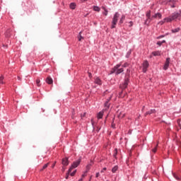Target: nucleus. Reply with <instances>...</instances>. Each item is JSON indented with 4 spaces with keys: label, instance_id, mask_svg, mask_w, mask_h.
<instances>
[{
    "label": "nucleus",
    "instance_id": "f257e3e1",
    "mask_svg": "<svg viewBox=\"0 0 181 181\" xmlns=\"http://www.w3.org/2000/svg\"><path fill=\"white\" fill-rule=\"evenodd\" d=\"M121 67V63L116 64L110 71V74H115V76H118L121 74V73H124V68Z\"/></svg>",
    "mask_w": 181,
    "mask_h": 181
},
{
    "label": "nucleus",
    "instance_id": "f03ea898",
    "mask_svg": "<svg viewBox=\"0 0 181 181\" xmlns=\"http://www.w3.org/2000/svg\"><path fill=\"white\" fill-rule=\"evenodd\" d=\"M180 18V11H175L171 14V16L166 17L165 20H167V23H170V22H173V21H176V19H179Z\"/></svg>",
    "mask_w": 181,
    "mask_h": 181
},
{
    "label": "nucleus",
    "instance_id": "7ed1b4c3",
    "mask_svg": "<svg viewBox=\"0 0 181 181\" xmlns=\"http://www.w3.org/2000/svg\"><path fill=\"white\" fill-rule=\"evenodd\" d=\"M118 18H119V13L115 12L112 20L111 29H115L117 23H118Z\"/></svg>",
    "mask_w": 181,
    "mask_h": 181
},
{
    "label": "nucleus",
    "instance_id": "20e7f679",
    "mask_svg": "<svg viewBox=\"0 0 181 181\" xmlns=\"http://www.w3.org/2000/svg\"><path fill=\"white\" fill-rule=\"evenodd\" d=\"M81 162V159H80V158H78L76 161H74V163H72V165L68 170V173H71V171L73 170V169H75V168H77V166H78V165H80Z\"/></svg>",
    "mask_w": 181,
    "mask_h": 181
},
{
    "label": "nucleus",
    "instance_id": "39448f33",
    "mask_svg": "<svg viewBox=\"0 0 181 181\" xmlns=\"http://www.w3.org/2000/svg\"><path fill=\"white\" fill-rule=\"evenodd\" d=\"M170 64V57H168L165 59V62L164 63V65L163 66V69L166 71L168 69H169V66Z\"/></svg>",
    "mask_w": 181,
    "mask_h": 181
},
{
    "label": "nucleus",
    "instance_id": "423d86ee",
    "mask_svg": "<svg viewBox=\"0 0 181 181\" xmlns=\"http://www.w3.org/2000/svg\"><path fill=\"white\" fill-rule=\"evenodd\" d=\"M128 84H129V78H125L122 88L125 90L128 87Z\"/></svg>",
    "mask_w": 181,
    "mask_h": 181
},
{
    "label": "nucleus",
    "instance_id": "0eeeda50",
    "mask_svg": "<svg viewBox=\"0 0 181 181\" xmlns=\"http://www.w3.org/2000/svg\"><path fill=\"white\" fill-rule=\"evenodd\" d=\"M95 84H98V86H102L103 85V81L99 77H96L94 79Z\"/></svg>",
    "mask_w": 181,
    "mask_h": 181
},
{
    "label": "nucleus",
    "instance_id": "6e6552de",
    "mask_svg": "<svg viewBox=\"0 0 181 181\" xmlns=\"http://www.w3.org/2000/svg\"><path fill=\"white\" fill-rule=\"evenodd\" d=\"M62 165L63 166L69 165V158H62Z\"/></svg>",
    "mask_w": 181,
    "mask_h": 181
},
{
    "label": "nucleus",
    "instance_id": "1a4fd4ad",
    "mask_svg": "<svg viewBox=\"0 0 181 181\" xmlns=\"http://www.w3.org/2000/svg\"><path fill=\"white\" fill-rule=\"evenodd\" d=\"M155 112H156V110H155V109H151V110L147 111V112L144 114V115H145V117H146V115H151V114H155Z\"/></svg>",
    "mask_w": 181,
    "mask_h": 181
},
{
    "label": "nucleus",
    "instance_id": "9d476101",
    "mask_svg": "<svg viewBox=\"0 0 181 181\" xmlns=\"http://www.w3.org/2000/svg\"><path fill=\"white\" fill-rule=\"evenodd\" d=\"M152 18H153V19H156V18H158V19H162V13H156L152 16Z\"/></svg>",
    "mask_w": 181,
    "mask_h": 181
},
{
    "label": "nucleus",
    "instance_id": "9b49d317",
    "mask_svg": "<svg viewBox=\"0 0 181 181\" xmlns=\"http://www.w3.org/2000/svg\"><path fill=\"white\" fill-rule=\"evenodd\" d=\"M103 117H104V111H100L97 114V118L98 119H103Z\"/></svg>",
    "mask_w": 181,
    "mask_h": 181
},
{
    "label": "nucleus",
    "instance_id": "f8f14e48",
    "mask_svg": "<svg viewBox=\"0 0 181 181\" xmlns=\"http://www.w3.org/2000/svg\"><path fill=\"white\" fill-rule=\"evenodd\" d=\"M143 68L148 69L149 67V62L148 60H144L142 64Z\"/></svg>",
    "mask_w": 181,
    "mask_h": 181
},
{
    "label": "nucleus",
    "instance_id": "ddd939ff",
    "mask_svg": "<svg viewBox=\"0 0 181 181\" xmlns=\"http://www.w3.org/2000/svg\"><path fill=\"white\" fill-rule=\"evenodd\" d=\"M76 6H77V4H76V3H74V2H71L69 4V8H70V9H72V10L76 9Z\"/></svg>",
    "mask_w": 181,
    "mask_h": 181
},
{
    "label": "nucleus",
    "instance_id": "4468645a",
    "mask_svg": "<svg viewBox=\"0 0 181 181\" xmlns=\"http://www.w3.org/2000/svg\"><path fill=\"white\" fill-rule=\"evenodd\" d=\"M45 81L47 84H53V79L51 77H47Z\"/></svg>",
    "mask_w": 181,
    "mask_h": 181
},
{
    "label": "nucleus",
    "instance_id": "2eb2a0df",
    "mask_svg": "<svg viewBox=\"0 0 181 181\" xmlns=\"http://www.w3.org/2000/svg\"><path fill=\"white\" fill-rule=\"evenodd\" d=\"M124 21H125V15H122L119 21V25H122L124 23Z\"/></svg>",
    "mask_w": 181,
    "mask_h": 181
},
{
    "label": "nucleus",
    "instance_id": "dca6fc26",
    "mask_svg": "<svg viewBox=\"0 0 181 181\" xmlns=\"http://www.w3.org/2000/svg\"><path fill=\"white\" fill-rule=\"evenodd\" d=\"M151 54H153L154 57L160 56L161 52L160 51H154L151 53Z\"/></svg>",
    "mask_w": 181,
    "mask_h": 181
},
{
    "label": "nucleus",
    "instance_id": "f3484780",
    "mask_svg": "<svg viewBox=\"0 0 181 181\" xmlns=\"http://www.w3.org/2000/svg\"><path fill=\"white\" fill-rule=\"evenodd\" d=\"M173 177L176 179V180L181 181V177L179 175L173 173Z\"/></svg>",
    "mask_w": 181,
    "mask_h": 181
},
{
    "label": "nucleus",
    "instance_id": "a211bd4d",
    "mask_svg": "<svg viewBox=\"0 0 181 181\" xmlns=\"http://www.w3.org/2000/svg\"><path fill=\"white\" fill-rule=\"evenodd\" d=\"M132 53V49H129V51L126 53L125 57L126 59H129L131 54Z\"/></svg>",
    "mask_w": 181,
    "mask_h": 181
},
{
    "label": "nucleus",
    "instance_id": "6ab92c4d",
    "mask_svg": "<svg viewBox=\"0 0 181 181\" xmlns=\"http://www.w3.org/2000/svg\"><path fill=\"white\" fill-rule=\"evenodd\" d=\"M93 10L95 11V12H100L101 11V8H100L98 6H93Z\"/></svg>",
    "mask_w": 181,
    "mask_h": 181
},
{
    "label": "nucleus",
    "instance_id": "aec40b11",
    "mask_svg": "<svg viewBox=\"0 0 181 181\" xmlns=\"http://www.w3.org/2000/svg\"><path fill=\"white\" fill-rule=\"evenodd\" d=\"M163 43H166V40H163L162 41H158L156 42V45H157V46L160 47V46H162V45H163Z\"/></svg>",
    "mask_w": 181,
    "mask_h": 181
},
{
    "label": "nucleus",
    "instance_id": "412c9836",
    "mask_svg": "<svg viewBox=\"0 0 181 181\" xmlns=\"http://www.w3.org/2000/svg\"><path fill=\"white\" fill-rule=\"evenodd\" d=\"M163 23H168V21L166 20V17L163 18L162 21L158 22V24L162 25Z\"/></svg>",
    "mask_w": 181,
    "mask_h": 181
},
{
    "label": "nucleus",
    "instance_id": "4be33fe9",
    "mask_svg": "<svg viewBox=\"0 0 181 181\" xmlns=\"http://www.w3.org/2000/svg\"><path fill=\"white\" fill-rule=\"evenodd\" d=\"M81 33H83V32L80 31L78 35V39L79 42H81V39H84V37L81 35Z\"/></svg>",
    "mask_w": 181,
    "mask_h": 181
},
{
    "label": "nucleus",
    "instance_id": "5701e85b",
    "mask_svg": "<svg viewBox=\"0 0 181 181\" xmlns=\"http://www.w3.org/2000/svg\"><path fill=\"white\" fill-rule=\"evenodd\" d=\"M180 28H177L171 30L172 33H177V32H180Z\"/></svg>",
    "mask_w": 181,
    "mask_h": 181
},
{
    "label": "nucleus",
    "instance_id": "b1692460",
    "mask_svg": "<svg viewBox=\"0 0 181 181\" xmlns=\"http://www.w3.org/2000/svg\"><path fill=\"white\" fill-rule=\"evenodd\" d=\"M117 155H118V149L115 148L113 153V158H115V159H117Z\"/></svg>",
    "mask_w": 181,
    "mask_h": 181
},
{
    "label": "nucleus",
    "instance_id": "393cba45",
    "mask_svg": "<svg viewBox=\"0 0 181 181\" xmlns=\"http://www.w3.org/2000/svg\"><path fill=\"white\" fill-rule=\"evenodd\" d=\"M117 170H118V165H115V166L112 168V173H115V172H117Z\"/></svg>",
    "mask_w": 181,
    "mask_h": 181
},
{
    "label": "nucleus",
    "instance_id": "a878e982",
    "mask_svg": "<svg viewBox=\"0 0 181 181\" xmlns=\"http://www.w3.org/2000/svg\"><path fill=\"white\" fill-rule=\"evenodd\" d=\"M11 30H7L6 31V37H11Z\"/></svg>",
    "mask_w": 181,
    "mask_h": 181
},
{
    "label": "nucleus",
    "instance_id": "bb28decb",
    "mask_svg": "<svg viewBox=\"0 0 181 181\" xmlns=\"http://www.w3.org/2000/svg\"><path fill=\"white\" fill-rule=\"evenodd\" d=\"M122 69L129 67V63L125 62L124 64L121 65Z\"/></svg>",
    "mask_w": 181,
    "mask_h": 181
},
{
    "label": "nucleus",
    "instance_id": "cd10ccee",
    "mask_svg": "<svg viewBox=\"0 0 181 181\" xmlns=\"http://www.w3.org/2000/svg\"><path fill=\"white\" fill-rule=\"evenodd\" d=\"M151 10H149L146 13V16L148 18V19H151Z\"/></svg>",
    "mask_w": 181,
    "mask_h": 181
},
{
    "label": "nucleus",
    "instance_id": "c85d7f7f",
    "mask_svg": "<svg viewBox=\"0 0 181 181\" xmlns=\"http://www.w3.org/2000/svg\"><path fill=\"white\" fill-rule=\"evenodd\" d=\"M90 169H91V164H88L86 165V170L85 173H87V172H88V170H90Z\"/></svg>",
    "mask_w": 181,
    "mask_h": 181
},
{
    "label": "nucleus",
    "instance_id": "c756f323",
    "mask_svg": "<svg viewBox=\"0 0 181 181\" xmlns=\"http://www.w3.org/2000/svg\"><path fill=\"white\" fill-rule=\"evenodd\" d=\"M47 166H49V163L45 164V165L42 166V169H41L40 170H45V169H46V168H47Z\"/></svg>",
    "mask_w": 181,
    "mask_h": 181
},
{
    "label": "nucleus",
    "instance_id": "7c9ffc66",
    "mask_svg": "<svg viewBox=\"0 0 181 181\" xmlns=\"http://www.w3.org/2000/svg\"><path fill=\"white\" fill-rule=\"evenodd\" d=\"M104 12H103V15H105V16H107L108 15V10L105 8H104Z\"/></svg>",
    "mask_w": 181,
    "mask_h": 181
},
{
    "label": "nucleus",
    "instance_id": "2f4dec72",
    "mask_svg": "<svg viewBox=\"0 0 181 181\" xmlns=\"http://www.w3.org/2000/svg\"><path fill=\"white\" fill-rule=\"evenodd\" d=\"M104 106L106 107V108H110V103L105 101Z\"/></svg>",
    "mask_w": 181,
    "mask_h": 181
},
{
    "label": "nucleus",
    "instance_id": "473e14b6",
    "mask_svg": "<svg viewBox=\"0 0 181 181\" xmlns=\"http://www.w3.org/2000/svg\"><path fill=\"white\" fill-rule=\"evenodd\" d=\"M144 23H145V25H147V26H148V25L151 23V21H148L147 18V19H146Z\"/></svg>",
    "mask_w": 181,
    "mask_h": 181
},
{
    "label": "nucleus",
    "instance_id": "72a5a7b5",
    "mask_svg": "<svg viewBox=\"0 0 181 181\" xmlns=\"http://www.w3.org/2000/svg\"><path fill=\"white\" fill-rule=\"evenodd\" d=\"M128 26H129V28H132V26H134V22L133 21H129Z\"/></svg>",
    "mask_w": 181,
    "mask_h": 181
},
{
    "label": "nucleus",
    "instance_id": "f704fd0d",
    "mask_svg": "<svg viewBox=\"0 0 181 181\" xmlns=\"http://www.w3.org/2000/svg\"><path fill=\"white\" fill-rule=\"evenodd\" d=\"M157 148H158V144L156 146L155 148H153L152 149V152H153V153H156Z\"/></svg>",
    "mask_w": 181,
    "mask_h": 181
},
{
    "label": "nucleus",
    "instance_id": "c9c22d12",
    "mask_svg": "<svg viewBox=\"0 0 181 181\" xmlns=\"http://www.w3.org/2000/svg\"><path fill=\"white\" fill-rule=\"evenodd\" d=\"M0 84H4V76H0Z\"/></svg>",
    "mask_w": 181,
    "mask_h": 181
},
{
    "label": "nucleus",
    "instance_id": "e433bc0d",
    "mask_svg": "<svg viewBox=\"0 0 181 181\" xmlns=\"http://www.w3.org/2000/svg\"><path fill=\"white\" fill-rule=\"evenodd\" d=\"M163 37H165V35H161L158 36V37H156V39H162V38H163Z\"/></svg>",
    "mask_w": 181,
    "mask_h": 181
},
{
    "label": "nucleus",
    "instance_id": "4c0bfd02",
    "mask_svg": "<svg viewBox=\"0 0 181 181\" xmlns=\"http://www.w3.org/2000/svg\"><path fill=\"white\" fill-rule=\"evenodd\" d=\"M105 170H107V168L104 167V168L100 170V173H104V172H105Z\"/></svg>",
    "mask_w": 181,
    "mask_h": 181
},
{
    "label": "nucleus",
    "instance_id": "58836bf2",
    "mask_svg": "<svg viewBox=\"0 0 181 181\" xmlns=\"http://www.w3.org/2000/svg\"><path fill=\"white\" fill-rule=\"evenodd\" d=\"M142 71L143 73H146V71H148V68H142Z\"/></svg>",
    "mask_w": 181,
    "mask_h": 181
},
{
    "label": "nucleus",
    "instance_id": "ea45409f",
    "mask_svg": "<svg viewBox=\"0 0 181 181\" xmlns=\"http://www.w3.org/2000/svg\"><path fill=\"white\" fill-rule=\"evenodd\" d=\"M76 172H77L76 170H74L72 173H71V176H74V175H76Z\"/></svg>",
    "mask_w": 181,
    "mask_h": 181
},
{
    "label": "nucleus",
    "instance_id": "a19ab883",
    "mask_svg": "<svg viewBox=\"0 0 181 181\" xmlns=\"http://www.w3.org/2000/svg\"><path fill=\"white\" fill-rule=\"evenodd\" d=\"M36 83H37V86H40V79H37L36 80Z\"/></svg>",
    "mask_w": 181,
    "mask_h": 181
},
{
    "label": "nucleus",
    "instance_id": "79ce46f5",
    "mask_svg": "<svg viewBox=\"0 0 181 181\" xmlns=\"http://www.w3.org/2000/svg\"><path fill=\"white\" fill-rule=\"evenodd\" d=\"M111 98H112V97L110 96L106 100V102L110 103V101H111Z\"/></svg>",
    "mask_w": 181,
    "mask_h": 181
},
{
    "label": "nucleus",
    "instance_id": "37998d69",
    "mask_svg": "<svg viewBox=\"0 0 181 181\" xmlns=\"http://www.w3.org/2000/svg\"><path fill=\"white\" fill-rule=\"evenodd\" d=\"M84 117H86V112L81 115V118H84Z\"/></svg>",
    "mask_w": 181,
    "mask_h": 181
},
{
    "label": "nucleus",
    "instance_id": "c03bdc74",
    "mask_svg": "<svg viewBox=\"0 0 181 181\" xmlns=\"http://www.w3.org/2000/svg\"><path fill=\"white\" fill-rule=\"evenodd\" d=\"M112 128H113V129H115V124L114 122L112 123Z\"/></svg>",
    "mask_w": 181,
    "mask_h": 181
},
{
    "label": "nucleus",
    "instance_id": "a18cd8bd",
    "mask_svg": "<svg viewBox=\"0 0 181 181\" xmlns=\"http://www.w3.org/2000/svg\"><path fill=\"white\" fill-rule=\"evenodd\" d=\"M87 1H88V0H80L81 4H84V2H87Z\"/></svg>",
    "mask_w": 181,
    "mask_h": 181
},
{
    "label": "nucleus",
    "instance_id": "49530a36",
    "mask_svg": "<svg viewBox=\"0 0 181 181\" xmlns=\"http://www.w3.org/2000/svg\"><path fill=\"white\" fill-rule=\"evenodd\" d=\"M132 134V130L129 129V132H128V134L131 135Z\"/></svg>",
    "mask_w": 181,
    "mask_h": 181
},
{
    "label": "nucleus",
    "instance_id": "de8ad7c7",
    "mask_svg": "<svg viewBox=\"0 0 181 181\" xmlns=\"http://www.w3.org/2000/svg\"><path fill=\"white\" fill-rule=\"evenodd\" d=\"M100 177V173H96L95 177Z\"/></svg>",
    "mask_w": 181,
    "mask_h": 181
},
{
    "label": "nucleus",
    "instance_id": "09e8293b",
    "mask_svg": "<svg viewBox=\"0 0 181 181\" xmlns=\"http://www.w3.org/2000/svg\"><path fill=\"white\" fill-rule=\"evenodd\" d=\"M90 122H91V124H92V127H94V120L91 119V120H90Z\"/></svg>",
    "mask_w": 181,
    "mask_h": 181
},
{
    "label": "nucleus",
    "instance_id": "8fccbe9b",
    "mask_svg": "<svg viewBox=\"0 0 181 181\" xmlns=\"http://www.w3.org/2000/svg\"><path fill=\"white\" fill-rule=\"evenodd\" d=\"M17 78H18V80L19 81H21L22 80V78H21V76H18Z\"/></svg>",
    "mask_w": 181,
    "mask_h": 181
},
{
    "label": "nucleus",
    "instance_id": "3c124183",
    "mask_svg": "<svg viewBox=\"0 0 181 181\" xmlns=\"http://www.w3.org/2000/svg\"><path fill=\"white\" fill-rule=\"evenodd\" d=\"M147 19H148V21H151H151L153 19V18L150 17V18H147Z\"/></svg>",
    "mask_w": 181,
    "mask_h": 181
},
{
    "label": "nucleus",
    "instance_id": "603ef678",
    "mask_svg": "<svg viewBox=\"0 0 181 181\" xmlns=\"http://www.w3.org/2000/svg\"><path fill=\"white\" fill-rule=\"evenodd\" d=\"M171 8H176V6H175V4H173L170 6Z\"/></svg>",
    "mask_w": 181,
    "mask_h": 181
},
{
    "label": "nucleus",
    "instance_id": "864d4df0",
    "mask_svg": "<svg viewBox=\"0 0 181 181\" xmlns=\"http://www.w3.org/2000/svg\"><path fill=\"white\" fill-rule=\"evenodd\" d=\"M145 110V106H143L141 111H144Z\"/></svg>",
    "mask_w": 181,
    "mask_h": 181
},
{
    "label": "nucleus",
    "instance_id": "5fc2aeb1",
    "mask_svg": "<svg viewBox=\"0 0 181 181\" xmlns=\"http://www.w3.org/2000/svg\"><path fill=\"white\" fill-rule=\"evenodd\" d=\"M66 179H69V175H66L65 177Z\"/></svg>",
    "mask_w": 181,
    "mask_h": 181
},
{
    "label": "nucleus",
    "instance_id": "6e6d98bb",
    "mask_svg": "<svg viewBox=\"0 0 181 181\" xmlns=\"http://www.w3.org/2000/svg\"><path fill=\"white\" fill-rule=\"evenodd\" d=\"M179 12H180V16H181V9L179 10Z\"/></svg>",
    "mask_w": 181,
    "mask_h": 181
},
{
    "label": "nucleus",
    "instance_id": "4d7b16f0",
    "mask_svg": "<svg viewBox=\"0 0 181 181\" xmlns=\"http://www.w3.org/2000/svg\"><path fill=\"white\" fill-rule=\"evenodd\" d=\"M84 176H86V175H85V174H83V175H82V177H84Z\"/></svg>",
    "mask_w": 181,
    "mask_h": 181
},
{
    "label": "nucleus",
    "instance_id": "13d9d810",
    "mask_svg": "<svg viewBox=\"0 0 181 181\" xmlns=\"http://www.w3.org/2000/svg\"><path fill=\"white\" fill-rule=\"evenodd\" d=\"M127 71H128L129 73L130 70L129 69H127Z\"/></svg>",
    "mask_w": 181,
    "mask_h": 181
},
{
    "label": "nucleus",
    "instance_id": "bf43d9fd",
    "mask_svg": "<svg viewBox=\"0 0 181 181\" xmlns=\"http://www.w3.org/2000/svg\"><path fill=\"white\" fill-rule=\"evenodd\" d=\"M150 59H152V55H150Z\"/></svg>",
    "mask_w": 181,
    "mask_h": 181
},
{
    "label": "nucleus",
    "instance_id": "052dcab7",
    "mask_svg": "<svg viewBox=\"0 0 181 181\" xmlns=\"http://www.w3.org/2000/svg\"><path fill=\"white\" fill-rule=\"evenodd\" d=\"M52 168H54V164L52 165Z\"/></svg>",
    "mask_w": 181,
    "mask_h": 181
},
{
    "label": "nucleus",
    "instance_id": "680f3d73",
    "mask_svg": "<svg viewBox=\"0 0 181 181\" xmlns=\"http://www.w3.org/2000/svg\"><path fill=\"white\" fill-rule=\"evenodd\" d=\"M90 76H91V74H89V77H90Z\"/></svg>",
    "mask_w": 181,
    "mask_h": 181
},
{
    "label": "nucleus",
    "instance_id": "e2e57ef3",
    "mask_svg": "<svg viewBox=\"0 0 181 181\" xmlns=\"http://www.w3.org/2000/svg\"><path fill=\"white\" fill-rule=\"evenodd\" d=\"M119 94H120V95L122 94V91H121Z\"/></svg>",
    "mask_w": 181,
    "mask_h": 181
},
{
    "label": "nucleus",
    "instance_id": "0e129e2a",
    "mask_svg": "<svg viewBox=\"0 0 181 181\" xmlns=\"http://www.w3.org/2000/svg\"><path fill=\"white\" fill-rule=\"evenodd\" d=\"M177 122H179V120H177Z\"/></svg>",
    "mask_w": 181,
    "mask_h": 181
}]
</instances>
